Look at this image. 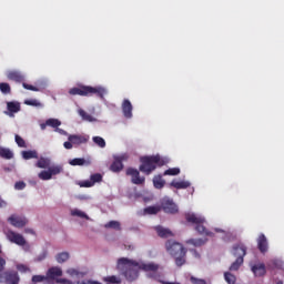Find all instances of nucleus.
<instances>
[{"instance_id": "obj_1", "label": "nucleus", "mask_w": 284, "mask_h": 284, "mask_svg": "<svg viewBox=\"0 0 284 284\" xmlns=\"http://www.w3.org/2000/svg\"><path fill=\"white\" fill-rule=\"evenodd\" d=\"M159 264L155 263H142L126 257H121L118 260V270L122 272L123 276L132 283L139 278V270L148 272V277L153 278L154 281H161V273L159 272Z\"/></svg>"}, {"instance_id": "obj_2", "label": "nucleus", "mask_w": 284, "mask_h": 284, "mask_svg": "<svg viewBox=\"0 0 284 284\" xmlns=\"http://www.w3.org/2000/svg\"><path fill=\"white\" fill-rule=\"evenodd\" d=\"M165 250L174 258L176 267H183L187 263V248H184L183 244L174 240H168Z\"/></svg>"}, {"instance_id": "obj_3", "label": "nucleus", "mask_w": 284, "mask_h": 284, "mask_svg": "<svg viewBox=\"0 0 284 284\" xmlns=\"http://www.w3.org/2000/svg\"><path fill=\"white\" fill-rule=\"evenodd\" d=\"M140 166L139 170L146 176H150L156 168H163L165 165V160L161 158V155H144L140 158Z\"/></svg>"}, {"instance_id": "obj_4", "label": "nucleus", "mask_w": 284, "mask_h": 284, "mask_svg": "<svg viewBox=\"0 0 284 284\" xmlns=\"http://www.w3.org/2000/svg\"><path fill=\"white\" fill-rule=\"evenodd\" d=\"M69 94L71 97H99V99H105V94H108V90L103 87H90V85H81L74 87L69 90Z\"/></svg>"}, {"instance_id": "obj_5", "label": "nucleus", "mask_w": 284, "mask_h": 284, "mask_svg": "<svg viewBox=\"0 0 284 284\" xmlns=\"http://www.w3.org/2000/svg\"><path fill=\"white\" fill-rule=\"evenodd\" d=\"M185 220L187 221V223H192L193 225H195V231L202 236H214V232L207 231L205 225H203V223H205V217L199 216L194 213H187L185 215Z\"/></svg>"}, {"instance_id": "obj_6", "label": "nucleus", "mask_w": 284, "mask_h": 284, "mask_svg": "<svg viewBox=\"0 0 284 284\" xmlns=\"http://www.w3.org/2000/svg\"><path fill=\"white\" fill-rule=\"evenodd\" d=\"M247 254V247L243 244H236L233 246V256L236 260L229 267L230 272H239L241 270V265H243L245 255Z\"/></svg>"}, {"instance_id": "obj_7", "label": "nucleus", "mask_w": 284, "mask_h": 284, "mask_svg": "<svg viewBox=\"0 0 284 284\" xmlns=\"http://www.w3.org/2000/svg\"><path fill=\"white\" fill-rule=\"evenodd\" d=\"M126 176H131L133 185H145V176H141V172L134 168L126 169Z\"/></svg>"}, {"instance_id": "obj_8", "label": "nucleus", "mask_w": 284, "mask_h": 284, "mask_svg": "<svg viewBox=\"0 0 284 284\" xmlns=\"http://www.w3.org/2000/svg\"><path fill=\"white\" fill-rule=\"evenodd\" d=\"M128 159H130L128 153H123L121 155H114L113 162L110 165L111 172H121L123 170V161H128Z\"/></svg>"}, {"instance_id": "obj_9", "label": "nucleus", "mask_w": 284, "mask_h": 284, "mask_svg": "<svg viewBox=\"0 0 284 284\" xmlns=\"http://www.w3.org/2000/svg\"><path fill=\"white\" fill-rule=\"evenodd\" d=\"M8 241H10V243H14L16 245H20L21 247H23V245H26V237H23V235H21L20 233H17L12 230H8L4 232Z\"/></svg>"}, {"instance_id": "obj_10", "label": "nucleus", "mask_w": 284, "mask_h": 284, "mask_svg": "<svg viewBox=\"0 0 284 284\" xmlns=\"http://www.w3.org/2000/svg\"><path fill=\"white\" fill-rule=\"evenodd\" d=\"M8 223H10V225H12L13 227H18L19 230H21V227H26V225H28V219H26V216L12 214L8 217Z\"/></svg>"}, {"instance_id": "obj_11", "label": "nucleus", "mask_w": 284, "mask_h": 284, "mask_svg": "<svg viewBox=\"0 0 284 284\" xmlns=\"http://www.w3.org/2000/svg\"><path fill=\"white\" fill-rule=\"evenodd\" d=\"M68 141L73 143L74 148H79V145H85L88 141H90V135L85 134H71L68 136Z\"/></svg>"}, {"instance_id": "obj_12", "label": "nucleus", "mask_w": 284, "mask_h": 284, "mask_svg": "<svg viewBox=\"0 0 284 284\" xmlns=\"http://www.w3.org/2000/svg\"><path fill=\"white\" fill-rule=\"evenodd\" d=\"M161 207L166 214H176L179 212V206L172 200H163Z\"/></svg>"}, {"instance_id": "obj_13", "label": "nucleus", "mask_w": 284, "mask_h": 284, "mask_svg": "<svg viewBox=\"0 0 284 284\" xmlns=\"http://www.w3.org/2000/svg\"><path fill=\"white\" fill-rule=\"evenodd\" d=\"M21 278L17 271H7L4 272V283L6 284H19Z\"/></svg>"}, {"instance_id": "obj_14", "label": "nucleus", "mask_w": 284, "mask_h": 284, "mask_svg": "<svg viewBox=\"0 0 284 284\" xmlns=\"http://www.w3.org/2000/svg\"><path fill=\"white\" fill-rule=\"evenodd\" d=\"M122 113L125 119H132V110H134V106H132V102L130 100L124 99L122 102Z\"/></svg>"}, {"instance_id": "obj_15", "label": "nucleus", "mask_w": 284, "mask_h": 284, "mask_svg": "<svg viewBox=\"0 0 284 284\" xmlns=\"http://www.w3.org/2000/svg\"><path fill=\"white\" fill-rule=\"evenodd\" d=\"M59 276H63V271L59 266H52L47 271L48 281H54Z\"/></svg>"}, {"instance_id": "obj_16", "label": "nucleus", "mask_w": 284, "mask_h": 284, "mask_svg": "<svg viewBox=\"0 0 284 284\" xmlns=\"http://www.w3.org/2000/svg\"><path fill=\"white\" fill-rule=\"evenodd\" d=\"M257 250H260L262 254H265L268 250L267 237L263 233L257 237Z\"/></svg>"}, {"instance_id": "obj_17", "label": "nucleus", "mask_w": 284, "mask_h": 284, "mask_svg": "<svg viewBox=\"0 0 284 284\" xmlns=\"http://www.w3.org/2000/svg\"><path fill=\"white\" fill-rule=\"evenodd\" d=\"M154 230L160 239H170L171 236H174V233H172L170 229H165L161 225L155 226Z\"/></svg>"}, {"instance_id": "obj_18", "label": "nucleus", "mask_w": 284, "mask_h": 284, "mask_svg": "<svg viewBox=\"0 0 284 284\" xmlns=\"http://www.w3.org/2000/svg\"><path fill=\"white\" fill-rule=\"evenodd\" d=\"M7 77L9 81H16V83H23L26 81V78L19 71H10Z\"/></svg>"}, {"instance_id": "obj_19", "label": "nucleus", "mask_w": 284, "mask_h": 284, "mask_svg": "<svg viewBox=\"0 0 284 284\" xmlns=\"http://www.w3.org/2000/svg\"><path fill=\"white\" fill-rule=\"evenodd\" d=\"M69 165L77 166V165H92V160H85L83 158H74L69 161Z\"/></svg>"}, {"instance_id": "obj_20", "label": "nucleus", "mask_w": 284, "mask_h": 284, "mask_svg": "<svg viewBox=\"0 0 284 284\" xmlns=\"http://www.w3.org/2000/svg\"><path fill=\"white\" fill-rule=\"evenodd\" d=\"M47 125L49 128H55V132H60L61 134H63V130L59 129V125H61V121L59 119H54V118H50L47 120Z\"/></svg>"}, {"instance_id": "obj_21", "label": "nucleus", "mask_w": 284, "mask_h": 284, "mask_svg": "<svg viewBox=\"0 0 284 284\" xmlns=\"http://www.w3.org/2000/svg\"><path fill=\"white\" fill-rule=\"evenodd\" d=\"M252 272L255 276H265L266 270L265 264H255L252 266Z\"/></svg>"}, {"instance_id": "obj_22", "label": "nucleus", "mask_w": 284, "mask_h": 284, "mask_svg": "<svg viewBox=\"0 0 284 284\" xmlns=\"http://www.w3.org/2000/svg\"><path fill=\"white\" fill-rule=\"evenodd\" d=\"M207 243V239H190L186 241V245H193L194 247H203Z\"/></svg>"}, {"instance_id": "obj_23", "label": "nucleus", "mask_w": 284, "mask_h": 284, "mask_svg": "<svg viewBox=\"0 0 284 284\" xmlns=\"http://www.w3.org/2000/svg\"><path fill=\"white\" fill-rule=\"evenodd\" d=\"M7 110L10 112V114H17V112H21V103L8 102Z\"/></svg>"}, {"instance_id": "obj_24", "label": "nucleus", "mask_w": 284, "mask_h": 284, "mask_svg": "<svg viewBox=\"0 0 284 284\" xmlns=\"http://www.w3.org/2000/svg\"><path fill=\"white\" fill-rule=\"evenodd\" d=\"M153 185L155 190H163V187H165V180H163V175H155L153 178Z\"/></svg>"}, {"instance_id": "obj_25", "label": "nucleus", "mask_w": 284, "mask_h": 284, "mask_svg": "<svg viewBox=\"0 0 284 284\" xmlns=\"http://www.w3.org/2000/svg\"><path fill=\"white\" fill-rule=\"evenodd\" d=\"M171 187H175V190H187V187H190L191 183L187 181H172L170 183Z\"/></svg>"}, {"instance_id": "obj_26", "label": "nucleus", "mask_w": 284, "mask_h": 284, "mask_svg": "<svg viewBox=\"0 0 284 284\" xmlns=\"http://www.w3.org/2000/svg\"><path fill=\"white\" fill-rule=\"evenodd\" d=\"M0 156L1 159H7L8 161H10V159H14V153H12L10 149L0 146Z\"/></svg>"}, {"instance_id": "obj_27", "label": "nucleus", "mask_w": 284, "mask_h": 284, "mask_svg": "<svg viewBox=\"0 0 284 284\" xmlns=\"http://www.w3.org/2000/svg\"><path fill=\"white\" fill-rule=\"evenodd\" d=\"M22 158L26 161H30V159H39V153L34 150L22 151Z\"/></svg>"}, {"instance_id": "obj_28", "label": "nucleus", "mask_w": 284, "mask_h": 284, "mask_svg": "<svg viewBox=\"0 0 284 284\" xmlns=\"http://www.w3.org/2000/svg\"><path fill=\"white\" fill-rule=\"evenodd\" d=\"M36 168H40L41 170H45L50 168V159L48 158H40L36 163Z\"/></svg>"}, {"instance_id": "obj_29", "label": "nucleus", "mask_w": 284, "mask_h": 284, "mask_svg": "<svg viewBox=\"0 0 284 284\" xmlns=\"http://www.w3.org/2000/svg\"><path fill=\"white\" fill-rule=\"evenodd\" d=\"M268 265L270 267H274L275 270H284V262L278 258L271 260Z\"/></svg>"}, {"instance_id": "obj_30", "label": "nucleus", "mask_w": 284, "mask_h": 284, "mask_svg": "<svg viewBox=\"0 0 284 284\" xmlns=\"http://www.w3.org/2000/svg\"><path fill=\"white\" fill-rule=\"evenodd\" d=\"M162 207L161 205H153V206H148L144 209V214H159L161 212Z\"/></svg>"}, {"instance_id": "obj_31", "label": "nucleus", "mask_w": 284, "mask_h": 284, "mask_svg": "<svg viewBox=\"0 0 284 284\" xmlns=\"http://www.w3.org/2000/svg\"><path fill=\"white\" fill-rule=\"evenodd\" d=\"M104 227L106 230H116L118 232H120L121 223L119 221H110L104 225Z\"/></svg>"}, {"instance_id": "obj_32", "label": "nucleus", "mask_w": 284, "mask_h": 284, "mask_svg": "<svg viewBox=\"0 0 284 284\" xmlns=\"http://www.w3.org/2000/svg\"><path fill=\"white\" fill-rule=\"evenodd\" d=\"M103 282L106 284H121V277L111 275V276L103 277Z\"/></svg>"}, {"instance_id": "obj_33", "label": "nucleus", "mask_w": 284, "mask_h": 284, "mask_svg": "<svg viewBox=\"0 0 284 284\" xmlns=\"http://www.w3.org/2000/svg\"><path fill=\"white\" fill-rule=\"evenodd\" d=\"M48 169L51 174V178L57 176L58 174H61V172H63V166L61 165H53L49 166Z\"/></svg>"}, {"instance_id": "obj_34", "label": "nucleus", "mask_w": 284, "mask_h": 284, "mask_svg": "<svg viewBox=\"0 0 284 284\" xmlns=\"http://www.w3.org/2000/svg\"><path fill=\"white\" fill-rule=\"evenodd\" d=\"M70 258L69 252H62L55 255L57 263H65Z\"/></svg>"}, {"instance_id": "obj_35", "label": "nucleus", "mask_w": 284, "mask_h": 284, "mask_svg": "<svg viewBox=\"0 0 284 284\" xmlns=\"http://www.w3.org/2000/svg\"><path fill=\"white\" fill-rule=\"evenodd\" d=\"M179 174H181V169L172 168L164 171L163 176H179Z\"/></svg>"}, {"instance_id": "obj_36", "label": "nucleus", "mask_w": 284, "mask_h": 284, "mask_svg": "<svg viewBox=\"0 0 284 284\" xmlns=\"http://www.w3.org/2000/svg\"><path fill=\"white\" fill-rule=\"evenodd\" d=\"M224 281H226L227 284H236V275L232 274L231 272H225Z\"/></svg>"}, {"instance_id": "obj_37", "label": "nucleus", "mask_w": 284, "mask_h": 284, "mask_svg": "<svg viewBox=\"0 0 284 284\" xmlns=\"http://www.w3.org/2000/svg\"><path fill=\"white\" fill-rule=\"evenodd\" d=\"M71 216H79V219H90L88 214H85L83 211L79 209H74L71 211Z\"/></svg>"}, {"instance_id": "obj_38", "label": "nucleus", "mask_w": 284, "mask_h": 284, "mask_svg": "<svg viewBox=\"0 0 284 284\" xmlns=\"http://www.w3.org/2000/svg\"><path fill=\"white\" fill-rule=\"evenodd\" d=\"M31 281H32L31 284H37V283H43L44 281H49V280H48V275H33Z\"/></svg>"}, {"instance_id": "obj_39", "label": "nucleus", "mask_w": 284, "mask_h": 284, "mask_svg": "<svg viewBox=\"0 0 284 284\" xmlns=\"http://www.w3.org/2000/svg\"><path fill=\"white\" fill-rule=\"evenodd\" d=\"M0 91L2 94H10L12 92V89L10 88V84L7 82H1L0 83Z\"/></svg>"}, {"instance_id": "obj_40", "label": "nucleus", "mask_w": 284, "mask_h": 284, "mask_svg": "<svg viewBox=\"0 0 284 284\" xmlns=\"http://www.w3.org/2000/svg\"><path fill=\"white\" fill-rule=\"evenodd\" d=\"M39 179H41V181H50V179H52V175L49 171V169L47 171H41L38 174Z\"/></svg>"}, {"instance_id": "obj_41", "label": "nucleus", "mask_w": 284, "mask_h": 284, "mask_svg": "<svg viewBox=\"0 0 284 284\" xmlns=\"http://www.w3.org/2000/svg\"><path fill=\"white\" fill-rule=\"evenodd\" d=\"M93 143L98 145V148H105V140L101 136H93L92 138Z\"/></svg>"}, {"instance_id": "obj_42", "label": "nucleus", "mask_w": 284, "mask_h": 284, "mask_svg": "<svg viewBox=\"0 0 284 284\" xmlns=\"http://www.w3.org/2000/svg\"><path fill=\"white\" fill-rule=\"evenodd\" d=\"M91 183H101L103 181V175H101V173H94L91 175Z\"/></svg>"}, {"instance_id": "obj_43", "label": "nucleus", "mask_w": 284, "mask_h": 284, "mask_svg": "<svg viewBox=\"0 0 284 284\" xmlns=\"http://www.w3.org/2000/svg\"><path fill=\"white\" fill-rule=\"evenodd\" d=\"M16 143L18 148H26V140H23L19 134H16Z\"/></svg>"}, {"instance_id": "obj_44", "label": "nucleus", "mask_w": 284, "mask_h": 284, "mask_svg": "<svg viewBox=\"0 0 284 284\" xmlns=\"http://www.w3.org/2000/svg\"><path fill=\"white\" fill-rule=\"evenodd\" d=\"M24 104L32 105L33 108H39L41 105V102H39L38 100H26Z\"/></svg>"}, {"instance_id": "obj_45", "label": "nucleus", "mask_w": 284, "mask_h": 284, "mask_svg": "<svg viewBox=\"0 0 284 284\" xmlns=\"http://www.w3.org/2000/svg\"><path fill=\"white\" fill-rule=\"evenodd\" d=\"M190 282L192 284H207V282L203 278H197V277H194V276H191L190 277Z\"/></svg>"}, {"instance_id": "obj_46", "label": "nucleus", "mask_w": 284, "mask_h": 284, "mask_svg": "<svg viewBox=\"0 0 284 284\" xmlns=\"http://www.w3.org/2000/svg\"><path fill=\"white\" fill-rule=\"evenodd\" d=\"M22 87L24 88V90H31V92H39V88L32 84L22 83Z\"/></svg>"}, {"instance_id": "obj_47", "label": "nucleus", "mask_w": 284, "mask_h": 284, "mask_svg": "<svg viewBox=\"0 0 284 284\" xmlns=\"http://www.w3.org/2000/svg\"><path fill=\"white\" fill-rule=\"evenodd\" d=\"M14 190H26V182L23 181L16 182Z\"/></svg>"}, {"instance_id": "obj_48", "label": "nucleus", "mask_w": 284, "mask_h": 284, "mask_svg": "<svg viewBox=\"0 0 284 284\" xmlns=\"http://www.w3.org/2000/svg\"><path fill=\"white\" fill-rule=\"evenodd\" d=\"M17 270H18V272H22V273L30 272V268H28V266H26L23 264H19L17 266Z\"/></svg>"}, {"instance_id": "obj_49", "label": "nucleus", "mask_w": 284, "mask_h": 284, "mask_svg": "<svg viewBox=\"0 0 284 284\" xmlns=\"http://www.w3.org/2000/svg\"><path fill=\"white\" fill-rule=\"evenodd\" d=\"M67 274L70 276H79V271H77V268H68Z\"/></svg>"}, {"instance_id": "obj_50", "label": "nucleus", "mask_w": 284, "mask_h": 284, "mask_svg": "<svg viewBox=\"0 0 284 284\" xmlns=\"http://www.w3.org/2000/svg\"><path fill=\"white\" fill-rule=\"evenodd\" d=\"M63 148H65V150H72V148H74V143H72V141H67L63 143Z\"/></svg>"}, {"instance_id": "obj_51", "label": "nucleus", "mask_w": 284, "mask_h": 284, "mask_svg": "<svg viewBox=\"0 0 284 284\" xmlns=\"http://www.w3.org/2000/svg\"><path fill=\"white\" fill-rule=\"evenodd\" d=\"M80 114L85 121H91L92 119V115L88 114L85 111H81Z\"/></svg>"}, {"instance_id": "obj_52", "label": "nucleus", "mask_w": 284, "mask_h": 284, "mask_svg": "<svg viewBox=\"0 0 284 284\" xmlns=\"http://www.w3.org/2000/svg\"><path fill=\"white\" fill-rule=\"evenodd\" d=\"M92 185H94V182L91 181H84L82 183V187H92Z\"/></svg>"}, {"instance_id": "obj_53", "label": "nucleus", "mask_w": 284, "mask_h": 284, "mask_svg": "<svg viewBox=\"0 0 284 284\" xmlns=\"http://www.w3.org/2000/svg\"><path fill=\"white\" fill-rule=\"evenodd\" d=\"M190 252H192L193 256H195V258H201V254L199 253V251L191 248Z\"/></svg>"}, {"instance_id": "obj_54", "label": "nucleus", "mask_w": 284, "mask_h": 284, "mask_svg": "<svg viewBox=\"0 0 284 284\" xmlns=\"http://www.w3.org/2000/svg\"><path fill=\"white\" fill-rule=\"evenodd\" d=\"M161 278H163V274H161L160 281H158L159 283H162V284H181L179 282H165V281H162Z\"/></svg>"}, {"instance_id": "obj_55", "label": "nucleus", "mask_w": 284, "mask_h": 284, "mask_svg": "<svg viewBox=\"0 0 284 284\" xmlns=\"http://www.w3.org/2000/svg\"><path fill=\"white\" fill-rule=\"evenodd\" d=\"M55 282L59 283V284H68V283H70V281H68L67 278H57Z\"/></svg>"}, {"instance_id": "obj_56", "label": "nucleus", "mask_w": 284, "mask_h": 284, "mask_svg": "<svg viewBox=\"0 0 284 284\" xmlns=\"http://www.w3.org/2000/svg\"><path fill=\"white\" fill-rule=\"evenodd\" d=\"M8 202H6L3 199L0 197V207H7Z\"/></svg>"}, {"instance_id": "obj_57", "label": "nucleus", "mask_w": 284, "mask_h": 284, "mask_svg": "<svg viewBox=\"0 0 284 284\" xmlns=\"http://www.w3.org/2000/svg\"><path fill=\"white\" fill-rule=\"evenodd\" d=\"M48 126H49V125H48V120L45 121V123H41V124H40V129H41V130H45Z\"/></svg>"}, {"instance_id": "obj_58", "label": "nucleus", "mask_w": 284, "mask_h": 284, "mask_svg": "<svg viewBox=\"0 0 284 284\" xmlns=\"http://www.w3.org/2000/svg\"><path fill=\"white\" fill-rule=\"evenodd\" d=\"M24 233L26 234H36L34 230H32V229H24Z\"/></svg>"}, {"instance_id": "obj_59", "label": "nucleus", "mask_w": 284, "mask_h": 284, "mask_svg": "<svg viewBox=\"0 0 284 284\" xmlns=\"http://www.w3.org/2000/svg\"><path fill=\"white\" fill-rule=\"evenodd\" d=\"M77 284H90V281H82V282H77Z\"/></svg>"}, {"instance_id": "obj_60", "label": "nucleus", "mask_w": 284, "mask_h": 284, "mask_svg": "<svg viewBox=\"0 0 284 284\" xmlns=\"http://www.w3.org/2000/svg\"><path fill=\"white\" fill-rule=\"evenodd\" d=\"M215 232H223V230H220V229H215Z\"/></svg>"}, {"instance_id": "obj_61", "label": "nucleus", "mask_w": 284, "mask_h": 284, "mask_svg": "<svg viewBox=\"0 0 284 284\" xmlns=\"http://www.w3.org/2000/svg\"><path fill=\"white\" fill-rule=\"evenodd\" d=\"M276 284H283V281H278Z\"/></svg>"}]
</instances>
